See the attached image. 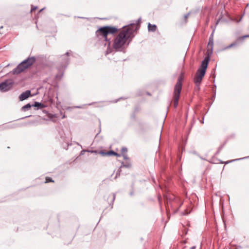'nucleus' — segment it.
<instances>
[{"label":"nucleus","instance_id":"7ed1b4c3","mask_svg":"<svg viewBox=\"0 0 249 249\" xmlns=\"http://www.w3.org/2000/svg\"><path fill=\"white\" fill-rule=\"evenodd\" d=\"M209 57H206L202 61L200 67L197 70L194 81L196 85L199 87L204 77L209 62Z\"/></svg>","mask_w":249,"mask_h":249},{"label":"nucleus","instance_id":"39448f33","mask_svg":"<svg viewBox=\"0 0 249 249\" xmlns=\"http://www.w3.org/2000/svg\"><path fill=\"white\" fill-rule=\"evenodd\" d=\"M36 62V58L32 56L27 58L19 64L18 66L15 68L13 72L15 74H17L25 70L30 67Z\"/></svg>","mask_w":249,"mask_h":249},{"label":"nucleus","instance_id":"2eb2a0df","mask_svg":"<svg viewBox=\"0 0 249 249\" xmlns=\"http://www.w3.org/2000/svg\"><path fill=\"white\" fill-rule=\"evenodd\" d=\"M54 182V181L50 177H46V181H45V182L46 183H48V182Z\"/></svg>","mask_w":249,"mask_h":249},{"label":"nucleus","instance_id":"9d476101","mask_svg":"<svg viewBox=\"0 0 249 249\" xmlns=\"http://www.w3.org/2000/svg\"><path fill=\"white\" fill-rule=\"evenodd\" d=\"M33 106L35 107H37L38 108H40V109L45 108L47 107L46 105L43 104L41 103L37 102H36L35 103V104L33 105Z\"/></svg>","mask_w":249,"mask_h":249},{"label":"nucleus","instance_id":"4468645a","mask_svg":"<svg viewBox=\"0 0 249 249\" xmlns=\"http://www.w3.org/2000/svg\"><path fill=\"white\" fill-rule=\"evenodd\" d=\"M246 38H249V35H245L240 37H239L237 39V40L243 41L244 39Z\"/></svg>","mask_w":249,"mask_h":249},{"label":"nucleus","instance_id":"4be33fe9","mask_svg":"<svg viewBox=\"0 0 249 249\" xmlns=\"http://www.w3.org/2000/svg\"><path fill=\"white\" fill-rule=\"evenodd\" d=\"M36 9V8H32L31 11H33L35 10Z\"/></svg>","mask_w":249,"mask_h":249},{"label":"nucleus","instance_id":"f3484780","mask_svg":"<svg viewBox=\"0 0 249 249\" xmlns=\"http://www.w3.org/2000/svg\"><path fill=\"white\" fill-rule=\"evenodd\" d=\"M237 45V43L236 42L232 43L231 44H230L229 46L227 47V48H230L232 47H233L234 46H236Z\"/></svg>","mask_w":249,"mask_h":249},{"label":"nucleus","instance_id":"0eeeda50","mask_svg":"<svg viewBox=\"0 0 249 249\" xmlns=\"http://www.w3.org/2000/svg\"><path fill=\"white\" fill-rule=\"evenodd\" d=\"M14 82L12 79H7L0 83V90L2 92L9 90L13 87Z\"/></svg>","mask_w":249,"mask_h":249},{"label":"nucleus","instance_id":"423d86ee","mask_svg":"<svg viewBox=\"0 0 249 249\" xmlns=\"http://www.w3.org/2000/svg\"><path fill=\"white\" fill-rule=\"evenodd\" d=\"M183 76L180 75L178 78L173 93L174 98V106L175 107H177L178 106V100L180 97V94L182 87Z\"/></svg>","mask_w":249,"mask_h":249},{"label":"nucleus","instance_id":"b1692460","mask_svg":"<svg viewBox=\"0 0 249 249\" xmlns=\"http://www.w3.org/2000/svg\"><path fill=\"white\" fill-rule=\"evenodd\" d=\"M65 117H66V116L64 115L62 118H65Z\"/></svg>","mask_w":249,"mask_h":249},{"label":"nucleus","instance_id":"5701e85b","mask_svg":"<svg viewBox=\"0 0 249 249\" xmlns=\"http://www.w3.org/2000/svg\"><path fill=\"white\" fill-rule=\"evenodd\" d=\"M65 54L67 55V56H69V52H67Z\"/></svg>","mask_w":249,"mask_h":249},{"label":"nucleus","instance_id":"9b49d317","mask_svg":"<svg viewBox=\"0 0 249 249\" xmlns=\"http://www.w3.org/2000/svg\"><path fill=\"white\" fill-rule=\"evenodd\" d=\"M148 29L149 31L155 32L157 29V26L155 24H148Z\"/></svg>","mask_w":249,"mask_h":249},{"label":"nucleus","instance_id":"aec40b11","mask_svg":"<svg viewBox=\"0 0 249 249\" xmlns=\"http://www.w3.org/2000/svg\"><path fill=\"white\" fill-rule=\"evenodd\" d=\"M188 16H189V14H187V15H185V17H184L185 18H188Z\"/></svg>","mask_w":249,"mask_h":249},{"label":"nucleus","instance_id":"f03ea898","mask_svg":"<svg viewBox=\"0 0 249 249\" xmlns=\"http://www.w3.org/2000/svg\"><path fill=\"white\" fill-rule=\"evenodd\" d=\"M118 31V29L115 27L104 26L100 28L95 32V35L99 40L104 39L108 42V46H110V41L107 39L108 34H114Z\"/></svg>","mask_w":249,"mask_h":249},{"label":"nucleus","instance_id":"ddd939ff","mask_svg":"<svg viewBox=\"0 0 249 249\" xmlns=\"http://www.w3.org/2000/svg\"><path fill=\"white\" fill-rule=\"evenodd\" d=\"M108 155H114V156H116L118 157H119L121 156L120 154H119L118 153H117L116 152H114V151H110L109 152H108Z\"/></svg>","mask_w":249,"mask_h":249},{"label":"nucleus","instance_id":"a211bd4d","mask_svg":"<svg viewBox=\"0 0 249 249\" xmlns=\"http://www.w3.org/2000/svg\"><path fill=\"white\" fill-rule=\"evenodd\" d=\"M122 155H123L124 159H125V160L128 159V156L126 154H122Z\"/></svg>","mask_w":249,"mask_h":249},{"label":"nucleus","instance_id":"6e6552de","mask_svg":"<svg viewBox=\"0 0 249 249\" xmlns=\"http://www.w3.org/2000/svg\"><path fill=\"white\" fill-rule=\"evenodd\" d=\"M31 95V91L29 90H27L25 92L22 93L19 96V100L20 101H22L28 97H29Z\"/></svg>","mask_w":249,"mask_h":249},{"label":"nucleus","instance_id":"1a4fd4ad","mask_svg":"<svg viewBox=\"0 0 249 249\" xmlns=\"http://www.w3.org/2000/svg\"><path fill=\"white\" fill-rule=\"evenodd\" d=\"M213 34H212L211 36L209 38V41L208 44V51H210L211 53H212L213 50Z\"/></svg>","mask_w":249,"mask_h":249},{"label":"nucleus","instance_id":"412c9836","mask_svg":"<svg viewBox=\"0 0 249 249\" xmlns=\"http://www.w3.org/2000/svg\"><path fill=\"white\" fill-rule=\"evenodd\" d=\"M190 249H196V247L195 246H193L192 247H191L190 248Z\"/></svg>","mask_w":249,"mask_h":249},{"label":"nucleus","instance_id":"f257e3e1","mask_svg":"<svg viewBox=\"0 0 249 249\" xmlns=\"http://www.w3.org/2000/svg\"><path fill=\"white\" fill-rule=\"evenodd\" d=\"M135 30L132 25L124 26L113 40V49L117 51H122L125 49L133 37Z\"/></svg>","mask_w":249,"mask_h":249},{"label":"nucleus","instance_id":"dca6fc26","mask_svg":"<svg viewBox=\"0 0 249 249\" xmlns=\"http://www.w3.org/2000/svg\"><path fill=\"white\" fill-rule=\"evenodd\" d=\"M127 149L125 147H123L121 149L122 154H126Z\"/></svg>","mask_w":249,"mask_h":249},{"label":"nucleus","instance_id":"6ab92c4d","mask_svg":"<svg viewBox=\"0 0 249 249\" xmlns=\"http://www.w3.org/2000/svg\"><path fill=\"white\" fill-rule=\"evenodd\" d=\"M50 118L51 119H53V117L55 118L56 117V115L55 114L54 115H51L50 116Z\"/></svg>","mask_w":249,"mask_h":249},{"label":"nucleus","instance_id":"20e7f679","mask_svg":"<svg viewBox=\"0 0 249 249\" xmlns=\"http://www.w3.org/2000/svg\"><path fill=\"white\" fill-rule=\"evenodd\" d=\"M209 57H206L202 61L200 67L197 70L194 81L196 85L199 87L204 77L209 62Z\"/></svg>","mask_w":249,"mask_h":249},{"label":"nucleus","instance_id":"f8f14e48","mask_svg":"<svg viewBox=\"0 0 249 249\" xmlns=\"http://www.w3.org/2000/svg\"><path fill=\"white\" fill-rule=\"evenodd\" d=\"M32 106H31L30 104H27L22 107V110L25 111L26 110L29 109Z\"/></svg>","mask_w":249,"mask_h":249}]
</instances>
